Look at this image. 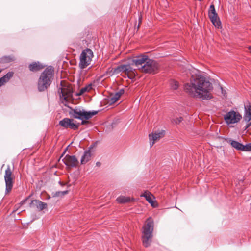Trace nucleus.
<instances>
[{"label":"nucleus","instance_id":"obj_1","mask_svg":"<svg viewBox=\"0 0 251 251\" xmlns=\"http://www.w3.org/2000/svg\"><path fill=\"white\" fill-rule=\"evenodd\" d=\"M185 91L191 96L202 100L212 98L213 87L211 83L203 76H192L189 83L184 85Z\"/></svg>","mask_w":251,"mask_h":251},{"label":"nucleus","instance_id":"obj_2","mask_svg":"<svg viewBox=\"0 0 251 251\" xmlns=\"http://www.w3.org/2000/svg\"><path fill=\"white\" fill-rule=\"evenodd\" d=\"M138 69L145 73H155L159 69L158 64L147 56H141L133 60Z\"/></svg>","mask_w":251,"mask_h":251},{"label":"nucleus","instance_id":"obj_3","mask_svg":"<svg viewBox=\"0 0 251 251\" xmlns=\"http://www.w3.org/2000/svg\"><path fill=\"white\" fill-rule=\"evenodd\" d=\"M53 72L52 67H48L42 73L38 83V88L40 91L45 90L50 85L53 78Z\"/></svg>","mask_w":251,"mask_h":251},{"label":"nucleus","instance_id":"obj_4","mask_svg":"<svg viewBox=\"0 0 251 251\" xmlns=\"http://www.w3.org/2000/svg\"><path fill=\"white\" fill-rule=\"evenodd\" d=\"M153 230V222L151 218H148L143 227L142 239L143 245L148 247L152 240Z\"/></svg>","mask_w":251,"mask_h":251},{"label":"nucleus","instance_id":"obj_5","mask_svg":"<svg viewBox=\"0 0 251 251\" xmlns=\"http://www.w3.org/2000/svg\"><path fill=\"white\" fill-rule=\"evenodd\" d=\"M97 111H86L83 109L75 108L73 109L70 114L74 118L81 120V124L85 125L88 123L87 120L97 114Z\"/></svg>","mask_w":251,"mask_h":251},{"label":"nucleus","instance_id":"obj_6","mask_svg":"<svg viewBox=\"0 0 251 251\" xmlns=\"http://www.w3.org/2000/svg\"><path fill=\"white\" fill-rule=\"evenodd\" d=\"M61 85V87L58 90L60 100L64 105L69 107V104L72 100V88L68 85H64L62 82Z\"/></svg>","mask_w":251,"mask_h":251},{"label":"nucleus","instance_id":"obj_7","mask_svg":"<svg viewBox=\"0 0 251 251\" xmlns=\"http://www.w3.org/2000/svg\"><path fill=\"white\" fill-rule=\"evenodd\" d=\"M93 57L92 51L87 49L84 50L80 54L79 66L81 69H84L90 64Z\"/></svg>","mask_w":251,"mask_h":251},{"label":"nucleus","instance_id":"obj_8","mask_svg":"<svg viewBox=\"0 0 251 251\" xmlns=\"http://www.w3.org/2000/svg\"><path fill=\"white\" fill-rule=\"evenodd\" d=\"M120 72L124 73L131 79L136 75V70L130 65H122L113 69V73L117 74Z\"/></svg>","mask_w":251,"mask_h":251},{"label":"nucleus","instance_id":"obj_9","mask_svg":"<svg viewBox=\"0 0 251 251\" xmlns=\"http://www.w3.org/2000/svg\"><path fill=\"white\" fill-rule=\"evenodd\" d=\"M4 177L6 185L5 193L7 194L11 191L13 188L14 180L15 178V176L13 175L12 171L9 166H7V168L5 170Z\"/></svg>","mask_w":251,"mask_h":251},{"label":"nucleus","instance_id":"obj_10","mask_svg":"<svg viewBox=\"0 0 251 251\" xmlns=\"http://www.w3.org/2000/svg\"><path fill=\"white\" fill-rule=\"evenodd\" d=\"M242 118L241 115L238 112L230 111L224 116V119L228 125L238 123Z\"/></svg>","mask_w":251,"mask_h":251},{"label":"nucleus","instance_id":"obj_11","mask_svg":"<svg viewBox=\"0 0 251 251\" xmlns=\"http://www.w3.org/2000/svg\"><path fill=\"white\" fill-rule=\"evenodd\" d=\"M209 17L214 25L218 28L221 27V22L216 12L214 6L211 5L209 10Z\"/></svg>","mask_w":251,"mask_h":251},{"label":"nucleus","instance_id":"obj_12","mask_svg":"<svg viewBox=\"0 0 251 251\" xmlns=\"http://www.w3.org/2000/svg\"><path fill=\"white\" fill-rule=\"evenodd\" d=\"M209 17L214 25L218 28L221 27V22L216 12L214 6L211 5L209 10Z\"/></svg>","mask_w":251,"mask_h":251},{"label":"nucleus","instance_id":"obj_13","mask_svg":"<svg viewBox=\"0 0 251 251\" xmlns=\"http://www.w3.org/2000/svg\"><path fill=\"white\" fill-rule=\"evenodd\" d=\"M59 125L64 128L75 130L78 128L79 124H76L74 119L64 118L59 122Z\"/></svg>","mask_w":251,"mask_h":251},{"label":"nucleus","instance_id":"obj_14","mask_svg":"<svg viewBox=\"0 0 251 251\" xmlns=\"http://www.w3.org/2000/svg\"><path fill=\"white\" fill-rule=\"evenodd\" d=\"M229 143L231 146L237 150L247 151H251V143L244 145L238 141L229 140Z\"/></svg>","mask_w":251,"mask_h":251},{"label":"nucleus","instance_id":"obj_15","mask_svg":"<svg viewBox=\"0 0 251 251\" xmlns=\"http://www.w3.org/2000/svg\"><path fill=\"white\" fill-rule=\"evenodd\" d=\"M165 132L164 130L157 131L149 134V139L150 145L153 146L155 142L159 141L164 136Z\"/></svg>","mask_w":251,"mask_h":251},{"label":"nucleus","instance_id":"obj_16","mask_svg":"<svg viewBox=\"0 0 251 251\" xmlns=\"http://www.w3.org/2000/svg\"><path fill=\"white\" fill-rule=\"evenodd\" d=\"M62 160L68 167H75L78 164V161L75 156L67 155Z\"/></svg>","mask_w":251,"mask_h":251},{"label":"nucleus","instance_id":"obj_17","mask_svg":"<svg viewBox=\"0 0 251 251\" xmlns=\"http://www.w3.org/2000/svg\"><path fill=\"white\" fill-rule=\"evenodd\" d=\"M140 197H145L147 201H148L152 207H155L157 206V204L156 201H154L155 198L150 192L145 191L143 193L141 194Z\"/></svg>","mask_w":251,"mask_h":251},{"label":"nucleus","instance_id":"obj_18","mask_svg":"<svg viewBox=\"0 0 251 251\" xmlns=\"http://www.w3.org/2000/svg\"><path fill=\"white\" fill-rule=\"evenodd\" d=\"M124 93V89H121L115 94H111L108 98V102L112 104L117 101L120 97Z\"/></svg>","mask_w":251,"mask_h":251},{"label":"nucleus","instance_id":"obj_19","mask_svg":"<svg viewBox=\"0 0 251 251\" xmlns=\"http://www.w3.org/2000/svg\"><path fill=\"white\" fill-rule=\"evenodd\" d=\"M30 207H37L38 209L42 210L47 208V203L43 202L40 201L34 200L30 203Z\"/></svg>","mask_w":251,"mask_h":251},{"label":"nucleus","instance_id":"obj_20","mask_svg":"<svg viewBox=\"0 0 251 251\" xmlns=\"http://www.w3.org/2000/svg\"><path fill=\"white\" fill-rule=\"evenodd\" d=\"M13 72H9L7 73L4 76L0 78V87L9 80V79L13 76Z\"/></svg>","mask_w":251,"mask_h":251},{"label":"nucleus","instance_id":"obj_21","mask_svg":"<svg viewBox=\"0 0 251 251\" xmlns=\"http://www.w3.org/2000/svg\"><path fill=\"white\" fill-rule=\"evenodd\" d=\"M245 113L244 116V119L247 122L251 120V105H249L245 106Z\"/></svg>","mask_w":251,"mask_h":251},{"label":"nucleus","instance_id":"obj_22","mask_svg":"<svg viewBox=\"0 0 251 251\" xmlns=\"http://www.w3.org/2000/svg\"><path fill=\"white\" fill-rule=\"evenodd\" d=\"M91 157V153L90 151H86L84 152L83 155L81 159V163L84 164L90 160Z\"/></svg>","mask_w":251,"mask_h":251},{"label":"nucleus","instance_id":"obj_23","mask_svg":"<svg viewBox=\"0 0 251 251\" xmlns=\"http://www.w3.org/2000/svg\"><path fill=\"white\" fill-rule=\"evenodd\" d=\"M133 200V199L130 198V197H125L123 196H120L117 198L116 201L119 203H125L130 202Z\"/></svg>","mask_w":251,"mask_h":251},{"label":"nucleus","instance_id":"obj_24","mask_svg":"<svg viewBox=\"0 0 251 251\" xmlns=\"http://www.w3.org/2000/svg\"><path fill=\"white\" fill-rule=\"evenodd\" d=\"M43 68V66L39 62H35L30 64L29 66V68L31 71H37Z\"/></svg>","mask_w":251,"mask_h":251},{"label":"nucleus","instance_id":"obj_25","mask_svg":"<svg viewBox=\"0 0 251 251\" xmlns=\"http://www.w3.org/2000/svg\"><path fill=\"white\" fill-rule=\"evenodd\" d=\"M170 86L171 89L176 90L178 88L179 84L176 81L173 80L170 81Z\"/></svg>","mask_w":251,"mask_h":251},{"label":"nucleus","instance_id":"obj_26","mask_svg":"<svg viewBox=\"0 0 251 251\" xmlns=\"http://www.w3.org/2000/svg\"><path fill=\"white\" fill-rule=\"evenodd\" d=\"M91 88V86L85 87L84 88H82L80 90L78 95L83 94L84 92L89 91Z\"/></svg>","mask_w":251,"mask_h":251},{"label":"nucleus","instance_id":"obj_27","mask_svg":"<svg viewBox=\"0 0 251 251\" xmlns=\"http://www.w3.org/2000/svg\"><path fill=\"white\" fill-rule=\"evenodd\" d=\"M182 121V118L180 117H177V118H176L175 119H174L173 121V122L175 123V124H178Z\"/></svg>","mask_w":251,"mask_h":251},{"label":"nucleus","instance_id":"obj_28","mask_svg":"<svg viewBox=\"0 0 251 251\" xmlns=\"http://www.w3.org/2000/svg\"><path fill=\"white\" fill-rule=\"evenodd\" d=\"M68 191H59L56 193V196H63L68 193Z\"/></svg>","mask_w":251,"mask_h":251},{"label":"nucleus","instance_id":"obj_29","mask_svg":"<svg viewBox=\"0 0 251 251\" xmlns=\"http://www.w3.org/2000/svg\"><path fill=\"white\" fill-rule=\"evenodd\" d=\"M27 199H28V198H27V199H26L25 200H24L23 201H22L21 202L22 204H23L25 203V202L27 200Z\"/></svg>","mask_w":251,"mask_h":251},{"label":"nucleus","instance_id":"obj_30","mask_svg":"<svg viewBox=\"0 0 251 251\" xmlns=\"http://www.w3.org/2000/svg\"><path fill=\"white\" fill-rule=\"evenodd\" d=\"M248 49L250 50V53H251V46H249Z\"/></svg>","mask_w":251,"mask_h":251},{"label":"nucleus","instance_id":"obj_31","mask_svg":"<svg viewBox=\"0 0 251 251\" xmlns=\"http://www.w3.org/2000/svg\"><path fill=\"white\" fill-rule=\"evenodd\" d=\"M250 125H251V124H249V125H248V126H247V127H248L249 126H250Z\"/></svg>","mask_w":251,"mask_h":251}]
</instances>
